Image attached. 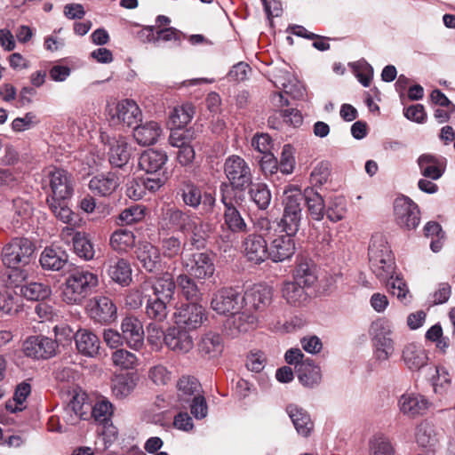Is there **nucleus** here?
Returning <instances> with one entry per match:
<instances>
[{
  "label": "nucleus",
  "mask_w": 455,
  "mask_h": 455,
  "mask_svg": "<svg viewBox=\"0 0 455 455\" xmlns=\"http://www.w3.org/2000/svg\"><path fill=\"white\" fill-rule=\"evenodd\" d=\"M167 155L161 150L148 149L140 156L139 166L148 174L158 173L167 162Z\"/></svg>",
  "instance_id": "obj_39"
},
{
  "label": "nucleus",
  "mask_w": 455,
  "mask_h": 455,
  "mask_svg": "<svg viewBox=\"0 0 455 455\" xmlns=\"http://www.w3.org/2000/svg\"><path fill=\"white\" fill-rule=\"evenodd\" d=\"M402 360L410 371H418L427 364L428 355L421 345L411 342L403 348Z\"/></svg>",
  "instance_id": "obj_27"
},
{
  "label": "nucleus",
  "mask_w": 455,
  "mask_h": 455,
  "mask_svg": "<svg viewBox=\"0 0 455 455\" xmlns=\"http://www.w3.org/2000/svg\"><path fill=\"white\" fill-rule=\"evenodd\" d=\"M304 201L307 203V210L311 217L317 221L323 220L325 212V205L322 196L313 190L306 191Z\"/></svg>",
  "instance_id": "obj_51"
},
{
  "label": "nucleus",
  "mask_w": 455,
  "mask_h": 455,
  "mask_svg": "<svg viewBox=\"0 0 455 455\" xmlns=\"http://www.w3.org/2000/svg\"><path fill=\"white\" fill-rule=\"evenodd\" d=\"M257 323L258 316L243 307L241 311L231 314V316L226 321L225 328L230 335L236 336L254 329Z\"/></svg>",
  "instance_id": "obj_23"
},
{
  "label": "nucleus",
  "mask_w": 455,
  "mask_h": 455,
  "mask_svg": "<svg viewBox=\"0 0 455 455\" xmlns=\"http://www.w3.org/2000/svg\"><path fill=\"white\" fill-rule=\"evenodd\" d=\"M286 76H288L287 82L285 81V78L283 77H277L275 80V85L281 86L285 94H290L293 98H301L304 94V88L303 86L291 76L288 73H286Z\"/></svg>",
  "instance_id": "obj_62"
},
{
  "label": "nucleus",
  "mask_w": 455,
  "mask_h": 455,
  "mask_svg": "<svg viewBox=\"0 0 455 455\" xmlns=\"http://www.w3.org/2000/svg\"><path fill=\"white\" fill-rule=\"evenodd\" d=\"M211 308L220 315L232 314L243 309V293L233 287H222L213 292Z\"/></svg>",
  "instance_id": "obj_6"
},
{
  "label": "nucleus",
  "mask_w": 455,
  "mask_h": 455,
  "mask_svg": "<svg viewBox=\"0 0 455 455\" xmlns=\"http://www.w3.org/2000/svg\"><path fill=\"white\" fill-rule=\"evenodd\" d=\"M120 183V176L117 172H107L93 175L88 187L94 196L105 197L113 194Z\"/></svg>",
  "instance_id": "obj_22"
},
{
  "label": "nucleus",
  "mask_w": 455,
  "mask_h": 455,
  "mask_svg": "<svg viewBox=\"0 0 455 455\" xmlns=\"http://www.w3.org/2000/svg\"><path fill=\"white\" fill-rule=\"evenodd\" d=\"M206 319L204 308L197 303H183L174 312L175 323L188 331L199 328Z\"/></svg>",
  "instance_id": "obj_8"
},
{
  "label": "nucleus",
  "mask_w": 455,
  "mask_h": 455,
  "mask_svg": "<svg viewBox=\"0 0 455 455\" xmlns=\"http://www.w3.org/2000/svg\"><path fill=\"white\" fill-rule=\"evenodd\" d=\"M194 108L190 104L178 106L170 114V123L173 128H183L193 118Z\"/></svg>",
  "instance_id": "obj_52"
},
{
  "label": "nucleus",
  "mask_w": 455,
  "mask_h": 455,
  "mask_svg": "<svg viewBox=\"0 0 455 455\" xmlns=\"http://www.w3.org/2000/svg\"><path fill=\"white\" fill-rule=\"evenodd\" d=\"M191 217L176 207L168 206L163 209L159 225L164 229H177L183 232Z\"/></svg>",
  "instance_id": "obj_34"
},
{
  "label": "nucleus",
  "mask_w": 455,
  "mask_h": 455,
  "mask_svg": "<svg viewBox=\"0 0 455 455\" xmlns=\"http://www.w3.org/2000/svg\"><path fill=\"white\" fill-rule=\"evenodd\" d=\"M122 337L132 349L140 350L144 344V331L141 322L134 316H127L121 323Z\"/></svg>",
  "instance_id": "obj_25"
},
{
  "label": "nucleus",
  "mask_w": 455,
  "mask_h": 455,
  "mask_svg": "<svg viewBox=\"0 0 455 455\" xmlns=\"http://www.w3.org/2000/svg\"><path fill=\"white\" fill-rule=\"evenodd\" d=\"M393 329L392 322L386 318L376 320L371 326L374 355L379 362L387 361L395 352V341L391 337Z\"/></svg>",
  "instance_id": "obj_5"
},
{
  "label": "nucleus",
  "mask_w": 455,
  "mask_h": 455,
  "mask_svg": "<svg viewBox=\"0 0 455 455\" xmlns=\"http://www.w3.org/2000/svg\"><path fill=\"white\" fill-rule=\"evenodd\" d=\"M368 453L369 455H395V450L388 436L377 433L369 439Z\"/></svg>",
  "instance_id": "obj_46"
},
{
  "label": "nucleus",
  "mask_w": 455,
  "mask_h": 455,
  "mask_svg": "<svg viewBox=\"0 0 455 455\" xmlns=\"http://www.w3.org/2000/svg\"><path fill=\"white\" fill-rule=\"evenodd\" d=\"M295 234H282L270 242L268 247V259L273 262H282L292 257L295 253Z\"/></svg>",
  "instance_id": "obj_24"
},
{
  "label": "nucleus",
  "mask_w": 455,
  "mask_h": 455,
  "mask_svg": "<svg viewBox=\"0 0 455 455\" xmlns=\"http://www.w3.org/2000/svg\"><path fill=\"white\" fill-rule=\"evenodd\" d=\"M153 290L152 297L159 298L171 302L173 299L176 284L172 276L169 273L155 279L153 283H148Z\"/></svg>",
  "instance_id": "obj_43"
},
{
  "label": "nucleus",
  "mask_w": 455,
  "mask_h": 455,
  "mask_svg": "<svg viewBox=\"0 0 455 455\" xmlns=\"http://www.w3.org/2000/svg\"><path fill=\"white\" fill-rule=\"evenodd\" d=\"M68 261V256L60 249L45 248L40 256V264L44 269L58 271Z\"/></svg>",
  "instance_id": "obj_44"
},
{
  "label": "nucleus",
  "mask_w": 455,
  "mask_h": 455,
  "mask_svg": "<svg viewBox=\"0 0 455 455\" xmlns=\"http://www.w3.org/2000/svg\"><path fill=\"white\" fill-rule=\"evenodd\" d=\"M435 393L444 392L451 384V376L443 366H435L430 378Z\"/></svg>",
  "instance_id": "obj_59"
},
{
  "label": "nucleus",
  "mask_w": 455,
  "mask_h": 455,
  "mask_svg": "<svg viewBox=\"0 0 455 455\" xmlns=\"http://www.w3.org/2000/svg\"><path fill=\"white\" fill-rule=\"evenodd\" d=\"M73 247L76 254L85 260H90L94 257L93 245L85 233H76L74 236Z\"/></svg>",
  "instance_id": "obj_58"
},
{
  "label": "nucleus",
  "mask_w": 455,
  "mask_h": 455,
  "mask_svg": "<svg viewBox=\"0 0 455 455\" xmlns=\"http://www.w3.org/2000/svg\"><path fill=\"white\" fill-rule=\"evenodd\" d=\"M394 212L396 223L403 228L413 229L419 224V210L410 198L402 196L394 203Z\"/></svg>",
  "instance_id": "obj_12"
},
{
  "label": "nucleus",
  "mask_w": 455,
  "mask_h": 455,
  "mask_svg": "<svg viewBox=\"0 0 455 455\" xmlns=\"http://www.w3.org/2000/svg\"><path fill=\"white\" fill-rule=\"evenodd\" d=\"M224 339L216 332L208 331L202 335L197 343V351L205 360L219 358L224 351Z\"/></svg>",
  "instance_id": "obj_26"
},
{
  "label": "nucleus",
  "mask_w": 455,
  "mask_h": 455,
  "mask_svg": "<svg viewBox=\"0 0 455 455\" xmlns=\"http://www.w3.org/2000/svg\"><path fill=\"white\" fill-rule=\"evenodd\" d=\"M249 188L250 199L256 204L259 210H266L271 202V192L263 183H251Z\"/></svg>",
  "instance_id": "obj_49"
},
{
  "label": "nucleus",
  "mask_w": 455,
  "mask_h": 455,
  "mask_svg": "<svg viewBox=\"0 0 455 455\" xmlns=\"http://www.w3.org/2000/svg\"><path fill=\"white\" fill-rule=\"evenodd\" d=\"M244 257L248 261L260 264L268 259V246L261 235L250 234L242 243Z\"/></svg>",
  "instance_id": "obj_19"
},
{
  "label": "nucleus",
  "mask_w": 455,
  "mask_h": 455,
  "mask_svg": "<svg viewBox=\"0 0 455 455\" xmlns=\"http://www.w3.org/2000/svg\"><path fill=\"white\" fill-rule=\"evenodd\" d=\"M224 172L232 188L243 190L251 183V169L238 156H230L226 159Z\"/></svg>",
  "instance_id": "obj_7"
},
{
  "label": "nucleus",
  "mask_w": 455,
  "mask_h": 455,
  "mask_svg": "<svg viewBox=\"0 0 455 455\" xmlns=\"http://www.w3.org/2000/svg\"><path fill=\"white\" fill-rule=\"evenodd\" d=\"M74 338L76 348L83 355L94 357L99 354L100 342L93 332L81 329L76 332Z\"/></svg>",
  "instance_id": "obj_36"
},
{
  "label": "nucleus",
  "mask_w": 455,
  "mask_h": 455,
  "mask_svg": "<svg viewBox=\"0 0 455 455\" xmlns=\"http://www.w3.org/2000/svg\"><path fill=\"white\" fill-rule=\"evenodd\" d=\"M34 251L33 243L25 237H15L3 247L1 252L3 264L12 269L8 274L9 280L15 278V283L26 280L27 273L21 267L30 263Z\"/></svg>",
  "instance_id": "obj_1"
},
{
  "label": "nucleus",
  "mask_w": 455,
  "mask_h": 455,
  "mask_svg": "<svg viewBox=\"0 0 455 455\" xmlns=\"http://www.w3.org/2000/svg\"><path fill=\"white\" fill-rule=\"evenodd\" d=\"M163 134L161 124L156 121H147L136 124L133 130V137L140 146H150L156 144Z\"/></svg>",
  "instance_id": "obj_30"
},
{
  "label": "nucleus",
  "mask_w": 455,
  "mask_h": 455,
  "mask_svg": "<svg viewBox=\"0 0 455 455\" xmlns=\"http://www.w3.org/2000/svg\"><path fill=\"white\" fill-rule=\"evenodd\" d=\"M188 274H180L177 277V283L182 295L188 300H198L202 293L195 280Z\"/></svg>",
  "instance_id": "obj_53"
},
{
  "label": "nucleus",
  "mask_w": 455,
  "mask_h": 455,
  "mask_svg": "<svg viewBox=\"0 0 455 455\" xmlns=\"http://www.w3.org/2000/svg\"><path fill=\"white\" fill-rule=\"evenodd\" d=\"M111 121L115 124L132 127L141 121L142 112L133 100H122L108 112Z\"/></svg>",
  "instance_id": "obj_11"
},
{
  "label": "nucleus",
  "mask_w": 455,
  "mask_h": 455,
  "mask_svg": "<svg viewBox=\"0 0 455 455\" xmlns=\"http://www.w3.org/2000/svg\"><path fill=\"white\" fill-rule=\"evenodd\" d=\"M164 343L170 350L177 354H187L194 347L193 338L188 330L178 325L166 330Z\"/></svg>",
  "instance_id": "obj_20"
},
{
  "label": "nucleus",
  "mask_w": 455,
  "mask_h": 455,
  "mask_svg": "<svg viewBox=\"0 0 455 455\" xmlns=\"http://www.w3.org/2000/svg\"><path fill=\"white\" fill-rule=\"evenodd\" d=\"M420 174L432 180H439L443 172L444 166L441 158L431 154H423L418 158Z\"/></svg>",
  "instance_id": "obj_38"
},
{
  "label": "nucleus",
  "mask_w": 455,
  "mask_h": 455,
  "mask_svg": "<svg viewBox=\"0 0 455 455\" xmlns=\"http://www.w3.org/2000/svg\"><path fill=\"white\" fill-rule=\"evenodd\" d=\"M98 275L89 270L77 269L65 280L61 297L70 305L81 304L98 286Z\"/></svg>",
  "instance_id": "obj_2"
},
{
  "label": "nucleus",
  "mask_w": 455,
  "mask_h": 455,
  "mask_svg": "<svg viewBox=\"0 0 455 455\" xmlns=\"http://www.w3.org/2000/svg\"><path fill=\"white\" fill-rule=\"evenodd\" d=\"M138 357L125 349H117L112 354V362L122 369H133L138 364Z\"/></svg>",
  "instance_id": "obj_63"
},
{
  "label": "nucleus",
  "mask_w": 455,
  "mask_h": 455,
  "mask_svg": "<svg viewBox=\"0 0 455 455\" xmlns=\"http://www.w3.org/2000/svg\"><path fill=\"white\" fill-rule=\"evenodd\" d=\"M57 343L44 336H32L23 343L24 354L35 359H48L56 353Z\"/></svg>",
  "instance_id": "obj_15"
},
{
  "label": "nucleus",
  "mask_w": 455,
  "mask_h": 455,
  "mask_svg": "<svg viewBox=\"0 0 455 455\" xmlns=\"http://www.w3.org/2000/svg\"><path fill=\"white\" fill-rule=\"evenodd\" d=\"M296 372L299 382L307 387H313L321 382V369L309 358L300 362Z\"/></svg>",
  "instance_id": "obj_41"
},
{
  "label": "nucleus",
  "mask_w": 455,
  "mask_h": 455,
  "mask_svg": "<svg viewBox=\"0 0 455 455\" xmlns=\"http://www.w3.org/2000/svg\"><path fill=\"white\" fill-rule=\"evenodd\" d=\"M108 277L121 286H128L132 280V269L124 259H111L106 264Z\"/></svg>",
  "instance_id": "obj_28"
},
{
  "label": "nucleus",
  "mask_w": 455,
  "mask_h": 455,
  "mask_svg": "<svg viewBox=\"0 0 455 455\" xmlns=\"http://www.w3.org/2000/svg\"><path fill=\"white\" fill-rule=\"evenodd\" d=\"M113 414V405L106 398L100 399L92 408V416L100 424H108Z\"/></svg>",
  "instance_id": "obj_61"
},
{
  "label": "nucleus",
  "mask_w": 455,
  "mask_h": 455,
  "mask_svg": "<svg viewBox=\"0 0 455 455\" xmlns=\"http://www.w3.org/2000/svg\"><path fill=\"white\" fill-rule=\"evenodd\" d=\"M209 232L210 225L196 216L190 218L186 229L183 230L191 245L197 249L204 246Z\"/></svg>",
  "instance_id": "obj_32"
},
{
  "label": "nucleus",
  "mask_w": 455,
  "mask_h": 455,
  "mask_svg": "<svg viewBox=\"0 0 455 455\" xmlns=\"http://www.w3.org/2000/svg\"><path fill=\"white\" fill-rule=\"evenodd\" d=\"M181 196L185 204L192 208L201 206L205 213L211 212L215 204V197L212 193H203L202 189L193 183L184 185Z\"/></svg>",
  "instance_id": "obj_18"
},
{
  "label": "nucleus",
  "mask_w": 455,
  "mask_h": 455,
  "mask_svg": "<svg viewBox=\"0 0 455 455\" xmlns=\"http://www.w3.org/2000/svg\"><path fill=\"white\" fill-rule=\"evenodd\" d=\"M286 412L299 435L307 437L311 435L314 422L306 410L291 403L287 405Z\"/></svg>",
  "instance_id": "obj_31"
},
{
  "label": "nucleus",
  "mask_w": 455,
  "mask_h": 455,
  "mask_svg": "<svg viewBox=\"0 0 455 455\" xmlns=\"http://www.w3.org/2000/svg\"><path fill=\"white\" fill-rule=\"evenodd\" d=\"M346 212V200L343 197H335L328 205L326 216L331 221L338 222L344 219Z\"/></svg>",
  "instance_id": "obj_64"
},
{
  "label": "nucleus",
  "mask_w": 455,
  "mask_h": 455,
  "mask_svg": "<svg viewBox=\"0 0 455 455\" xmlns=\"http://www.w3.org/2000/svg\"><path fill=\"white\" fill-rule=\"evenodd\" d=\"M139 36L140 38H143L144 41L153 42L154 44H158L160 41L169 42V41H180L181 36H183L182 32L176 29L175 28L170 27L164 29H159L156 33H154V27L148 26L142 28L139 32Z\"/></svg>",
  "instance_id": "obj_42"
},
{
  "label": "nucleus",
  "mask_w": 455,
  "mask_h": 455,
  "mask_svg": "<svg viewBox=\"0 0 455 455\" xmlns=\"http://www.w3.org/2000/svg\"><path fill=\"white\" fill-rule=\"evenodd\" d=\"M136 256L142 267L148 272H156L161 268L159 250L149 243H141L136 250Z\"/></svg>",
  "instance_id": "obj_35"
},
{
  "label": "nucleus",
  "mask_w": 455,
  "mask_h": 455,
  "mask_svg": "<svg viewBox=\"0 0 455 455\" xmlns=\"http://www.w3.org/2000/svg\"><path fill=\"white\" fill-rule=\"evenodd\" d=\"M31 392V387L27 382H21L15 389L12 400L5 403V408L10 412L21 411L25 408V402Z\"/></svg>",
  "instance_id": "obj_50"
},
{
  "label": "nucleus",
  "mask_w": 455,
  "mask_h": 455,
  "mask_svg": "<svg viewBox=\"0 0 455 455\" xmlns=\"http://www.w3.org/2000/svg\"><path fill=\"white\" fill-rule=\"evenodd\" d=\"M52 195L47 199H68L73 194L71 176L64 170L55 169L49 172Z\"/></svg>",
  "instance_id": "obj_21"
},
{
  "label": "nucleus",
  "mask_w": 455,
  "mask_h": 455,
  "mask_svg": "<svg viewBox=\"0 0 455 455\" xmlns=\"http://www.w3.org/2000/svg\"><path fill=\"white\" fill-rule=\"evenodd\" d=\"M102 140L108 146V161L114 167H123L130 160L132 148L123 136L110 138L101 136Z\"/></svg>",
  "instance_id": "obj_13"
},
{
  "label": "nucleus",
  "mask_w": 455,
  "mask_h": 455,
  "mask_svg": "<svg viewBox=\"0 0 455 455\" xmlns=\"http://www.w3.org/2000/svg\"><path fill=\"white\" fill-rule=\"evenodd\" d=\"M381 281L385 282L387 290L393 296H395L402 302L406 300L409 289L406 282L400 275L395 276L394 274H392L387 279Z\"/></svg>",
  "instance_id": "obj_56"
},
{
  "label": "nucleus",
  "mask_w": 455,
  "mask_h": 455,
  "mask_svg": "<svg viewBox=\"0 0 455 455\" xmlns=\"http://www.w3.org/2000/svg\"><path fill=\"white\" fill-rule=\"evenodd\" d=\"M177 397L182 406H186L193 398L204 393L201 383L192 376H182L177 382Z\"/></svg>",
  "instance_id": "obj_33"
},
{
  "label": "nucleus",
  "mask_w": 455,
  "mask_h": 455,
  "mask_svg": "<svg viewBox=\"0 0 455 455\" xmlns=\"http://www.w3.org/2000/svg\"><path fill=\"white\" fill-rule=\"evenodd\" d=\"M20 291L28 300H43L50 297L51 287L39 282H30L24 285L20 283Z\"/></svg>",
  "instance_id": "obj_48"
},
{
  "label": "nucleus",
  "mask_w": 455,
  "mask_h": 455,
  "mask_svg": "<svg viewBox=\"0 0 455 455\" xmlns=\"http://www.w3.org/2000/svg\"><path fill=\"white\" fill-rule=\"evenodd\" d=\"M369 262L373 274L381 281L395 274V260L384 235L372 236L369 246Z\"/></svg>",
  "instance_id": "obj_3"
},
{
  "label": "nucleus",
  "mask_w": 455,
  "mask_h": 455,
  "mask_svg": "<svg viewBox=\"0 0 455 455\" xmlns=\"http://www.w3.org/2000/svg\"><path fill=\"white\" fill-rule=\"evenodd\" d=\"M304 195L293 186H288L283 191V212L280 220L283 231L287 234H297L302 220V204Z\"/></svg>",
  "instance_id": "obj_4"
},
{
  "label": "nucleus",
  "mask_w": 455,
  "mask_h": 455,
  "mask_svg": "<svg viewBox=\"0 0 455 455\" xmlns=\"http://www.w3.org/2000/svg\"><path fill=\"white\" fill-rule=\"evenodd\" d=\"M415 441L427 453L435 454L440 447L439 439L434 427L427 421H423L417 426Z\"/></svg>",
  "instance_id": "obj_29"
},
{
  "label": "nucleus",
  "mask_w": 455,
  "mask_h": 455,
  "mask_svg": "<svg viewBox=\"0 0 455 455\" xmlns=\"http://www.w3.org/2000/svg\"><path fill=\"white\" fill-rule=\"evenodd\" d=\"M20 283H15V278H12V281L8 279L7 287L0 291V311L3 313L12 315L19 312L20 299L17 291L12 288H19Z\"/></svg>",
  "instance_id": "obj_40"
},
{
  "label": "nucleus",
  "mask_w": 455,
  "mask_h": 455,
  "mask_svg": "<svg viewBox=\"0 0 455 455\" xmlns=\"http://www.w3.org/2000/svg\"><path fill=\"white\" fill-rule=\"evenodd\" d=\"M430 406L428 399L417 393H405L398 400L399 411L410 419L425 415Z\"/></svg>",
  "instance_id": "obj_17"
},
{
  "label": "nucleus",
  "mask_w": 455,
  "mask_h": 455,
  "mask_svg": "<svg viewBox=\"0 0 455 455\" xmlns=\"http://www.w3.org/2000/svg\"><path fill=\"white\" fill-rule=\"evenodd\" d=\"M136 243V237L132 231L126 228H120L113 232L110 236L109 244L117 252H126L132 249Z\"/></svg>",
  "instance_id": "obj_45"
},
{
  "label": "nucleus",
  "mask_w": 455,
  "mask_h": 455,
  "mask_svg": "<svg viewBox=\"0 0 455 455\" xmlns=\"http://www.w3.org/2000/svg\"><path fill=\"white\" fill-rule=\"evenodd\" d=\"M170 302L159 298L149 296L147 301L146 313L148 316L156 321L162 322L168 315L167 305Z\"/></svg>",
  "instance_id": "obj_57"
},
{
  "label": "nucleus",
  "mask_w": 455,
  "mask_h": 455,
  "mask_svg": "<svg viewBox=\"0 0 455 455\" xmlns=\"http://www.w3.org/2000/svg\"><path fill=\"white\" fill-rule=\"evenodd\" d=\"M232 188L229 185L221 184V202L226 208L224 212V223L232 233H246L248 232V226L228 196Z\"/></svg>",
  "instance_id": "obj_10"
},
{
  "label": "nucleus",
  "mask_w": 455,
  "mask_h": 455,
  "mask_svg": "<svg viewBox=\"0 0 455 455\" xmlns=\"http://www.w3.org/2000/svg\"><path fill=\"white\" fill-rule=\"evenodd\" d=\"M148 379L157 387H165L172 380V371L163 363H157L149 367Z\"/></svg>",
  "instance_id": "obj_54"
},
{
  "label": "nucleus",
  "mask_w": 455,
  "mask_h": 455,
  "mask_svg": "<svg viewBox=\"0 0 455 455\" xmlns=\"http://www.w3.org/2000/svg\"><path fill=\"white\" fill-rule=\"evenodd\" d=\"M293 278L304 287H311L317 280L316 267L310 261L301 260L294 270Z\"/></svg>",
  "instance_id": "obj_47"
},
{
  "label": "nucleus",
  "mask_w": 455,
  "mask_h": 455,
  "mask_svg": "<svg viewBox=\"0 0 455 455\" xmlns=\"http://www.w3.org/2000/svg\"><path fill=\"white\" fill-rule=\"evenodd\" d=\"M68 199H47V204L54 216L63 223H69L73 220V212L67 204Z\"/></svg>",
  "instance_id": "obj_60"
},
{
  "label": "nucleus",
  "mask_w": 455,
  "mask_h": 455,
  "mask_svg": "<svg viewBox=\"0 0 455 455\" xmlns=\"http://www.w3.org/2000/svg\"><path fill=\"white\" fill-rule=\"evenodd\" d=\"M183 267L188 275L198 280L212 277L215 271L212 257L205 252H195L184 257Z\"/></svg>",
  "instance_id": "obj_9"
},
{
  "label": "nucleus",
  "mask_w": 455,
  "mask_h": 455,
  "mask_svg": "<svg viewBox=\"0 0 455 455\" xmlns=\"http://www.w3.org/2000/svg\"><path fill=\"white\" fill-rule=\"evenodd\" d=\"M306 288L307 287H304V285L295 281L284 282L281 289L282 297L291 306H305L309 299Z\"/></svg>",
  "instance_id": "obj_37"
},
{
  "label": "nucleus",
  "mask_w": 455,
  "mask_h": 455,
  "mask_svg": "<svg viewBox=\"0 0 455 455\" xmlns=\"http://www.w3.org/2000/svg\"><path fill=\"white\" fill-rule=\"evenodd\" d=\"M272 290L270 287L256 284L243 293V308L246 307L251 312H262L271 303Z\"/></svg>",
  "instance_id": "obj_14"
},
{
  "label": "nucleus",
  "mask_w": 455,
  "mask_h": 455,
  "mask_svg": "<svg viewBox=\"0 0 455 455\" xmlns=\"http://www.w3.org/2000/svg\"><path fill=\"white\" fill-rule=\"evenodd\" d=\"M135 387V382L129 374H120L112 379V392L116 397L128 396Z\"/></svg>",
  "instance_id": "obj_55"
},
{
  "label": "nucleus",
  "mask_w": 455,
  "mask_h": 455,
  "mask_svg": "<svg viewBox=\"0 0 455 455\" xmlns=\"http://www.w3.org/2000/svg\"><path fill=\"white\" fill-rule=\"evenodd\" d=\"M87 310L90 317L100 323H110L116 318V307L105 296L92 299L87 305Z\"/></svg>",
  "instance_id": "obj_16"
}]
</instances>
